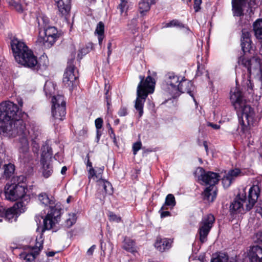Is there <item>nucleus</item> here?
<instances>
[{
  "label": "nucleus",
  "instance_id": "21",
  "mask_svg": "<svg viewBox=\"0 0 262 262\" xmlns=\"http://www.w3.org/2000/svg\"><path fill=\"white\" fill-rule=\"evenodd\" d=\"M248 256L250 262H262V248L258 246H252Z\"/></svg>",
  "mask_w": 262,
  "mask_h": 262
},
{
  "label": "nucleus",
  "instance_id": "40",
  "mask_svg": "<svg viewBox=\"0 0 262 262\" xmlns=\"http://www.w3.org/2000/svg\"><path fill=\"white\" fill-rule=\"evenodd\" d=\"M120 4L118 6L120 13L121 14H122L124 12L126 13L128 8V0H120Z\"/></svg>",
  "mask_w": 262,
  "mask_h": 262
},
{
  "label": "nucleus",
  "instance_id": "30",
  "mask_svg": "<svg viewBox=\"0 0 262 262\" xmlns=\"http://www.w3.org/2000/svg\"><path fill=\"white\" fill-rule=\"evenodd\" d=\"M102 174H101V177L100 179H98L96 178H92L94 180L96 181L98 183V185L99 186V188H100V184H102V188L105 193H111L112 192V185L111 183L103 179L102 178Z\"/></svg>",
  "mask_w": 262,
  "mask_h": 262
},
{
  "label": "nucleus",
  "instance_id": "15",
  "mask_svg": "<svg viewBox=\"0 0 262 262\" xmlns=\"http://www.w3.org/2000/svg\"><path fill=\"white\" fill-rule=\"evenodd\" d=\"M260 193V188L258 185H253L249 190L248 198L245 197L243 202L245 203L246 210L249 211L253 208Z\"/></svg>",
  "mask_w": 262,
  "mask_h": 262
},
{
  "label": "nucleus",
  "instance_id": "18",
  "mask_svg": "<svg viewBox=\"0 0 262 262\" xmlns=\"http://www.w3.org/2000/svg\"><path fill=\"white\" fill-rule=\"evenodd\" d=\"M247 1L250 7L255 5V0H232V11L234 16H241L243 15V7Z\"/></svg>",
  "mask_w": 262,
  "mask_h": 262
},
{
  "label": "nucleus",
  "instance_id": "50",
  "mask_svg": "<svg viewBox=\"0 0 262 262\" xmlns=\"http://www.w3.org/2000/svg\"><path fill=\"white\" fill-rule=\"evenodd\" d=\"M118 114L120 117L125 116L127 114V110L125 107H122L119 110Z\"/></svg>",
  "mask_w": 262,
  "mask_h": 262
},
{
  "label": "nucleus",
  "instance_id": "20",
  "mask_svg": "<svg viewBox=\"0 0 262 262\" xmlns=\"http://www.w3.org/2000/svg\"><path fill=\"white\" fill-rule=\"evenodd\" d=\"M172 243L171 239L158 237L155 243V247L159 251L163 252L171 248Z\"/></svg>",
  "mask_w": 262,
  "mask_h": 262
},
{
  "label": "nucleus",
  "instance_id": "43",
  "mask_svg": "<svg viewBox=\"0 0 262 262\" xmlns=\"http://www.w3.org/2000/svg\"><path fill=\"white\" fill-rule=\"evenodd\" d=\"M14 166L12 164L5 165L4 173L7 177L10 176L14 172Z\"/></svg>",
  "mask_w": 262,
  "mask_h": 262
},
{
  "label": "nucleus",
  "instance_id": "60",
  "mask_svg": "<svg viewBox=\"0 0 262 262\" xmlns=\"http://www.w3.org/2000/svg\"><path fill=\"white\" fill-rule=\"evenodd\" d=\"M67 170V168L66 166H63L61 170V173L62 174H64Z\"/></svg>",
  "mask_w": 262,
  "mask_h": 262
},
{
  "label": "nucleus",
  "instance_id": "13",
  "mask_svg": "<svg viewBox=\"0 0 262 262\" xmlns=\"http://www.w3.org/2000/svg\"><path fill=\"white\" fill-rule=\"evenodd\" d=\"M26 204L23 201L17 202L13 207L4 211L5 219L9 222L16 221L20 213L24 212L26 209Z\"/></svg>",
  "mask_w": 262,
  "mask_h": 262
},
{
  "label": "nucleus",
  "instance_id": "63",
  "mask_svg": "<svg viewBox=\"0 0 262 262\" xmlns=\"http://www.w3.org/2000/svg\"><path fill=\"white\" fill-rule=\"evenodd\" d=\"M7 2L8 3V4H9V5H10L11 6H13L14 3L15 2V1L14 0H7Z\"/></svg>",
  "mask_w": 262,
  "mask_h": 262
},
{
  "label": "nucleus",
  "instance_id": "31",
  "mask_svg": "<svg viewBox=\"0 0 262 262\" xmlns=\"http://www.w3.org/2000/svg\"><path fill=\"white\" fill-rule=\"evenodd\" d=\"M155 3L154 0H141L139 3V10L141 14H144L149 10L150 6Z\"/></svg>",
  "mask_w": 262,
  "mask_h": 262
},
{
  "label": "nucleus",
  "instance_id": "16",
  "mask_svg": "<svg viewBox=\"0 0 262 262\" xmlns=\"http://www.w3.org/2000/svg\"><path fill=\"white\" fill-rule=\"evenodd\" d=\"M78 76L75 72V69L73 65H69L64 73L63 82L64 85L73 87L77 84Z\"/></svg>",
  "mask_w": 262,
  "mask_h": 262
},
{
  "label": "nucleus",
  "instance_id": "57",
  "mask_svg": "<svg viewBox=\"0 0 262 262\" xmlns=\"http://www.w3.org/2000/svg\"><path fill=\"white\" fill-rule=\"evenodd\" d=\"M256 212L260 214L262 216V201L259 204V206L256 209Z\"/></svg>",
  "mask_w": 262,
  "mask_h": 262
},
{
  "label": "nucleus",
  "instance_id": "29",
  "mask_svg": "<svg viewBox=\"0 0 262 262\" xmlns=\"http://www.w3.org/2000/svg\"><path fill=\"white\" fill-rule=\"evenodd\" d=\"M245 200V197L240 198L237 200L234 201L230 205V209L241 212L242 210H246L245 203L243 202V200Z\"/></svg>",
  "mask_w": 262,
  "mask_h": 262
},
{
  "label": "nucleus",
  "instance_id": "28",
  "mask_svg": "<svg viewBox=\"0 0 262 262\" xmlns=\"http://www.w3.org/2000/svg\"><path fill=\"white\" fill-rule=\"evenodd\" d=\"M94 33L97 36L99 45L101 46L104 38V25L102 21L97 25Z\"/></svg>",
  "mask_w": 262,
  "mask_h": 262
},
{
  "label": "nucleus",
  "instance_id": "6",
  "mask_svg": "<svg viewBox=\"0 0 262 262\" xmlns=\"http://www.w3.org/2000/svg\"><path fill=\"white\" fill-rule=\"evenodd\" d=\"M27 188L25 185L17 183L7 184L5 187V193L6 199L15 201L18 199H23L26 204L30 200L29 195L27 194Z\"/></svg>",
  "mask_w": 262,
  "mask_h": 262
},
{
  "label": "nucleus",
  "instance_id": "59",
  "mask_svg": "<svg viewBox=\"0 0 262 262\" xmlns=\"http://www.w3.org/2000/svg\"><path fill=\"white\" fill-rule=\"evenodd\" d=\"M226 262H237V261L236 258L231 257L229 258L228 255H227V261Z\"/></svg>",
  "mask_w": 262,
  "mask_h": 262
},
{
  "label": "nucleus",
  "instance_id": "48",
  "mask_svg": "<svg viewBox=\"0 0 262 262\" xmlns=\"http://www.w3.org/2000/svg\"><path fill=\"white\" fill-rule=\"evenodd\" d=\"M95 126L97 129H100L102 128L103 125V120L101 118H97L95 121Z\"/></svg>",
  "mask_w": 262,
  "mask_h": 262
},
{
  "label": "nucleus",
  "instance_id": "51",
  "mask_svg": "<svg viewBox=\"0 0 262 262\" xmlns=\"http://www.w3.org/2000/svg\"><path fill=\"white\" fill-rule=\"evenodd\" d=\"M202 4V0H194V9L195 12H198L200 10V5Z\"/></svg>",
  "mask_w": 262,
  "mask_h": 262
},
{
  "label": "nucleus",
  "instance_id": "8",
  "mask_svg": "<svg viewBox=\"0 0 262 262\" xmlns=\"http://www.w3.org/2000/svg\"><path fill=\"white\" fill-rule=\"evenodd\" d=\"M43 239L42 235L36 238L35 246L26 248L19 254V258L23 262H35L36 257L39 254L42 248Z\"/></svg>",
  "mask_w": 262,
  "mask_h": 262
},
{
  "label": "nucleus",
  "instance_id": "5",
  "mask_svg": "<svg viewBox=\"0 0 262 262\" xmlns=\"http://www.w3.org/2000/svg\"><path fill=\"white\" fill-rule=\"evenodd\" d=\"M39 201L45 206L50 205V210L43 219V228L45 230H50L57 224L60 219L61 210L56 207L51 205L54 202L50 200L48 195L45 193H41L38 195Z\"/></svg>",
  "mask_w": 262,
  "mask_h": 262
},
{
  "label": "nucleus",
  "instance_id": "14",
  "mask_svg": "<svg viewBox=\"0 0 262 262\" xmlns=\"http://www.w3.org/2000/svg\"><path fill=\"white\" fill-rule=\"evenodd\" d=\"M181 78L174 73H168L166 79V85L165 90L172 97L179 96V86Z\"/></svg>",
  "mask_w": 262,
  "mask_h": 262
},
{
  "label": "nucleus",
  "instance_id": "12",
  "mask_svg": "<svg viewBox=\"0 0 262 262\" xmlns=\"http://www.w3.org/2000/svg\"><path fill=\"white\" fill-rule=\"evenodd\" d=\"M215 222V217L212 214H208L203 216L199 223V234L201 243L207 241V236L213 227Z\"/></svg>",
  "mask_w": 262,
  "mask_h": 262
},
{
  "label": "nucleus",
  "instance_id": "45",
  "mask_svg": "<svg viewBox=\"0 0 262 262\" xmlns=\"http://www.w3.org/2000/svg\"><path fill=\"white\" fill-rule=\"evenodd\" d=\"M90 48L88 47H85L81 49L79 51V53L78 54V58L80 59L82 58V56L90 52Z\"/></svg>",
  "mask_w": 262,
  "mask_h": 262
},
{
  "label": "nucleus",
  "instance_id": "39",
  "mask_svg": "<svg viewBox=\"0 0 262 262\" xmlns=\"http://www.w3.org/2000/svg\"><path fill=\"white\" fill-rule=\"evenodd\" d=\"M251 41H241V47L243 52L246 54L250 51L252 48Z\"/></svg>",
  "mask_w": 262,
  "mask_h": 262
},
{
  "label": "nucleus",
  "instance_id": "25",
  "mask_svg": "<svg viewBox=\"0 0 262 262\" xmlns=\"http://www.w3.org/2000/svg\"><path fill=\"white\" fill-rule=\"evenodd\" d=\"M217 189L215 186L207 187L203 192V199L208 202H212L216 197Z\"/></svg>",
  "mask_w": 262,
  "mask_h": 262
},
{
  "label": "nucleus",
  "instance_id": "27",
  "mask_svg": "<svg viewBox=\"0 0 262 262\" xmlns=\"http://www.w3.org/2000/svg\"><path fill=\"white\" fill-rule=\"evenodd\" d=\"M18 161L25 165L32 163L33 158L30 150L19 152Z\"/></svg>",
  "mask_w": 262,
  "mask_h": 262
},
{
  "label": "nucleus",
  "instance_id": "37",
  "mask_svg": "<svg viewBox=\"0 0 262 262\" xmlns=\"http://www.w3.org/2000/svg\"><path fill=\"white\" fill-rule=\"evenodd\" d=\"M56 85L52 82H46L44 86V91L47 95H52L55 93Z\"/></svg>",
  "mask_w": 262,
  "mask_h": 262
},
{
  "label": "nucleus",
  "instance_id": "33",
  "mask_svg": "<svg viewBox=\"0 0 262 262\" xmlns=\"http://www.w3.org/2000/svg\"><path fill=\"white\" fill-rule=\"evenodd\" d=\"M253 30L256 37L262 39V19H259L254 23Z\"/></svg>",
  "mask_w": 262,
  "mask_h": 262
},
{
  "label": "nucleus",
  "instance_id": "62",
  "mask_svg": "<svg viewBox=\"0 0 262 262\" xmlns=\"http://www.w3.org/2000/svg\"><path fill=\"white\" fill-rule=\"evenodd\" d=\"M17 102H18L19 105L20 106V107H22L23 106V100L21 99H20V98L18 99H17Z\"/></svg>",
  "mask_w": 262,
  "mask_h": 262
},
{
  "label": "nucleus",
  "instance_id": "23",
  "mask_svg": "<svg viewBox=\"0 0 262 262\" xmlns=\"http://www.w3.org/2000/svg\"><path fill=\"white\" fill-rule=\"evenodd\" d=\"M18 136H20L18 142V152L29 150V144L27 137L28 132L26 128L24 130V133L19 134Z\"/></svg>",
  "mask_w": 262,
  "mask_h": 262
},
{
  "label": "nucleus",
  "instance_id": "1",
  "mask_svg": "<svg viewBox=\"0 0 262 262\" xmlns=\"http://www.w3.org/2000/svg\"><path fill=\"white\" fill-rule=\"evenodd\" d=\"M26 126L17 105L7 101L0 104V134L15 137L24 133Z\"/></svg>",
  "mask_w": 262,
  "mask_h": 262
},
{
  "label": "nucleus",
  "instance_id": "56",
  "mask_svg": "<svg viewBox=\"0 0 262 262\" xmlns=\"http://www.w3.org/2000/svg\"><path fill=\"white\" fill-rule=\"evenodd\" d=\"M101 135H102L101 132L100 131L99 129H97L96 141L97 143L99 142Z\"/></svg>",
  "mask_w": 262,
  "mask_h": 262
},
{
  "label": "nucleus",
  "instance_id": "41",
  "mask_svg": "<svg viewBox=\"0 0 262 262\" xmlns=\"http://www.w3.org/2000/svg\"><path fill=\"white\" fill-rule=\"evenodd\" d=\"M178 27L179 28H183V27H184V26L179 20H178L177 19H173V20L170 21L169 23H166L163 27L168 28V27Z\"/></svg>",
  "mask_w": 262,
  "mask_h": 262
},
{
  "label": "nucleus",
  "instance_id": "52",
  "mask_svg": "<svg viewBox=\"0 0 262 262\" xmlns=\"http://www.w3.org/2000/svg\"><path fill=\"white\" fill-rule=\"evenodd\" d=\"M164 210H160V215L162 218L169 216L170 213L168 211H163Z\"/></svg>",
  "mask_w": 262,
  "mask_h": 262
},
{
  "label": "nucleus",
  "instance_id": "9",
  "mask_svg": "<svg viewBox=\"0 0 262 262\" xmlns=\"http://www.w3.org/2000/svg\"><path fill=\"white\" fill-rule=\"evenodd\" d=\"M194 176L199 182L205 185H209V186H214L218 183L220 177L218 173L205 171L202 167L196 168Z\"/></svg>",
  "mask_w": 262,
  "mask_h": 262
},
{
  "label": "nucleus",
  "instance_id": "32",
  "mask_svg": "<svg viewBox=\"0 0 262 262\" xmlns=\"http://www.w3.org/2000/svg\"><path fill=\"white\" fill-rule=\"evenodd\" d=\"M176 205V200L174 196L172 194H168L165 199L164 204L162 206L161 210H167V206L172 208Z\"/></svg>",
  "mask_w": 262,
  "mask_h": 262
},
{
  "label": "nucleus",
  "instance_id": "3",
  "mask_svg": "<svg viewBox=\"0 0 262 262\" xmlns=\"http://www.w3.org/2000/svg\"><path fill=\"white\" fill-rule=\"evenodd\" d=\"M11 46L16 61L24 67L37 70L39 63L32 51L17 38L11 40Z\"/></svg>",
  "mask_w": 262,
  "mask_h": 262
},
{
  "label": "nucleus",
  "instance_id": "4",
  "mask_svg": "<svg viewBox=\"0 0 262 262\" xmlns=\"http://www.w3.org/2000/svg\"><path fill=\"white\" fill-rule=\"evenodd\" d=\"M140 82L137 90V98L135 107L139 112V117L143 114V106L148 94L152 93L155 90V81L150 76H148L144 80V77L140 76Z\"/></svg>",
  "mask_w": 262,
  "mask_h": 262
},
{
  "label": "nucleus",
  "instance_id": "2",
  "mask_svg": "<svg viewBox=\"0 0 262 262\" xmlns=\"http://www.w3.org/2000/svg\"><path fill=\"white\" fill-rule=\"evenodd\" d=\"M230 100L237 114H241V124L244 126L253 125L255 121V112L250 105L246 104L239 90L236 88L231 90Z\"/></svg>",
  "mask_w": 262,
  "mask_h": 262
},
{
  "label": "nucleus",
  "instance_id": "19",
  "mask_svg": "<svg viewBox=\"0 0 262 262\" xmlns=\"http://www.w3.org/2000/svg\"><path fill=\"white\" fill-rule=\"evenodd\" d=\"M179 95L180 93H187L191 96L194 100L193 96V91L194 90V86L191 81L184 79L183 78H181V81L179 83Z\"/></svg>",
  "mask_w": 262,
  "mask_h": 262
},
{
  "label": "nucleus",
  "instance_id": "34",
  "mask_svg": "<svg viewBox=\"0 0 262 262\" xmlns=\"http://www.w3.org/2000/svg\"><path fill=\"white\" fill-rule=\"evenodd\" d=\"M123 248L133 253L137 251L134 242L129 238H126L124 239Z\"/></svg>",
  "mask_w": 262,
  "mask_h": 262
},
{
  "label": "nucleus",
  "instance_id": "47",
  "mask_svg": "<svg viewBox=\"0 0 262 262\" xmlns=\"http://www.w3.org/2000/svg\"><path fill=\"white\" fill-rule=\"evenodd\" d=\"M142 144L140 141L135 143L133 145V150L134 155L137 154L138 151H139L141 148Z\"/></svg>",
  "mask_w": 262,
  "mask_h": 262
},
{
  "label": "nucleus",
  "instance_id": "35",
  "mask_svg": "<svg viewBox=\"0 0 262 262\" xmlns=\"http://www.w3.org/2000/svg\"><path fill=\"white\" fill-rule=\"evenodd\" d=\"M52 106L63 105L66 107V101L64 100L63 96L61 95L53 96L52 99Z\"/></svg>",
  "mask_w": 262,
  "mask_h": 262
},
{
  "label": "nucleus",
  "instance_id": "17",
  "mask_svg": "<svg viewBox=\"0 0 262 262\" xmlns=\"http://www.w3.org/2000/svg\"><path fill=\"white\" fill-rule=\"evenodd\" d=\"M241 171L238 168L231 169L225 173L222 179V183L224 188H228L235 179L240 176Z\"/></svg>",
  "mask_w": 262,
  "mask_h": 262
},
{
  "label": "nucleus",
  "instance_id": "44",
  "mask_svg": "<svg viewBox=\"0 0 262 262\" xmlns=\"http://www.w3.org/2000/svg\"><path fill=\"white\" fill-rule=\"evenodd\" d=\"M250 33L246 29L242 30L241 41H251Z\"/></svg>",
  "mask_w": 262,
  "mask_h": 262
},
{
  "label": "nucleus",
  "instance_id": "42",
  "mask_svg": "<svg viewBox=\"0 0 262 262\" xmlns=\"http://www.w3.org/2000/svg\"><path fill=\"white\" fill-rule=\"evenodd\" d=\"M227 261V254L225 253H220L216 257L211 259V262H226Z\"/></svg>",
  "mask_w": 262,
  "mask_h": 262
},
{
  "label": "nucleus",
  "instance_id": "36",
  "mask_svg": "<svg viewBox=\"0 0 262 262\" xmlns=\"http://www.w3.org/2000/svg\"><path fill=\"white\" fill-rule=\"evenodd\" d=\"M77 217L76 214L74 213H70L67 215L64 219V225L67 228L71 227L76 222Z\"/></svg>",
  "mask_w": 262,
  "mask_h": 262
},
{
  "label": "nucleus",
  "instance_id": "61",
  "mask_svg": "<svg viewBox=\"0 0 262 262\" xmlns=\"http://www.w3.org/2000/svg\"><path fill=\"white\" fill-rule=\"evenodd\" d=\"M256 236H258V240L260 242H262V233H258L256 234Z\"/></svg>",
  "mask_w": 262,
  "mask_h": 262
},
{
  "label": "nucleus",
  "instance_id": "49",
  "mask_svg": "<svg viewBox=\"0 0 262 262\" xmlns=\"http://www.w3.org/2000/svg\"><path fill=\"white\" fill-rule=\"evenodd\" d=\"M110 89V85H107L106 84H105L104 90L105 92V100H111V95L109 94V90Z\"/></svg>",
  "mask_w": 262,
  "mask_h": 262
},
{
  "label": "nucleus",
  "instance_id": "64",
  "mask_svg": "<svg viewBox=\"0 0 262 262\" xmlns=\"http://www.w3.org/2000/svg\"><path fill=\"white\" fill-rule=\"evenodd\" d=\"M47 256H48L52 257V256H53L55 255V252H53V251L49 252L47 254Z\"/></svg>",
  "mask_w": 262,
  "mask_h": 262
},
{
  "label": "nucleus",
  "instance_id": "38",
  "mask_svg": "<svg viewBox=\"0 0 262 262\" xmlns=\"http://www.w3.org/2000/svg\"><path fill=\"white\" fill-rule=\"evenodd\" d=\"M37 19L39 26L43 27V29L48 27L47 25L49 22V19L47 16L41 15L37 17Z\"/></svg>",
  "mask_w": 262,
  "mask_h": 262
},
{
  "label": "nucleus",
  "instance_id": "7",
  "mask_svg": "<svg viewBox=\"0 0 262 262\" xmlns=\"http://www.w3.org/2000/svg\"><path fill=\"white\" fill-rule=\"evenodd\" d=\"M238 62L247 69L250 76L253 75L259 80H261L262 68L259 59L254 57L248 59L245 56H241Z\"/></svg>",
  "mask_w": 262,
  "mask_h": 262
},
{
  "label": "nucleus",
  "instance_id": "58",
  "mask_svg": "<svg viewBox=\"0 0 262 262\" xmlns=\"http://www.w3.org/2000/svg\"><path fill=\"white\" fill-rule=\"evenodd\" d=\"M108 125L110 126V129H109L108 133H109L111 138H113V137L115 136V134L113 131L112 128L111 127V126L109 124H108Z\"/></svg>",
  "mask_w": 262,
  "mask_h": 262
},
{
  "label": "nucleus",
  "instance_id": "26",
  "mask_svg": "<svg viewBox=\"0 0 262 262\" xmlns=\"http://www.w3.org/2000/svg\"><path fill=\"white\" fill-rule=\"evenodd\" d=\"M88 157V162H87V166L90 167V169L88 170L89 175L88 178L89 179L92 178H99L100 179L101 177V174H102L104 167L102 168H98L96 171L93 168L92 163L90 162L89 160V156H87Z\"/></svg>",
  "mask_w": 262,
  "mask_h": 262
},
{
  "label": "nucleus",
  "instance_id": "10",
  "mask_svg": "<svg viewBox=\"0 0 262 262\" xmlns=\"http://www.w3.org/2000/svg\"><path fill=\"white\" fill-rule=\"evenodd\" d=\"M38 42L42 44L45 48H50L59 37L57 29L54 27L48 26L43 29L42 34L40 33Z\"/></svg>",
  "mask_w": 262,
  "mask_h": 262
},
{
  "label": "nucleus",
  "instance_id": "53",
  "mask_svg": "<svg viewBox=\"0 0 262 262\" xmlns=\"http://www.w3.org/2000/svg\"><path fill=\"white\" fill-rule=\"evenodd\" d=\"M96 248L95 245L92 246L87 251L86 254L88 255L91 256L93 255V252Z\"/></svg>",
  "mask_w": 262,
  "mask_h": 262
},
{
  "label": "nucleus",
  "instance_id": "22",
  "mask_svg": "<svg viewBox=\"0 0 262 262\" xmlns=\"http://www.w3.org/2000/svg\"><path fill=\"white\" fill-rule=\"evenodd\" d=\"M60 14L67 15L70 10L71 0H55Z\"/></svg>",
  "mask_w": 262,
  "mask_h": 262
},
{
  "label": "nucleus",
  "instance_id": "46",
  "mask_svg": "<svg viewBox=\"0 0 262 262\" xmlns=\"http://www.w3.org/2000/svg\"><path fill=\"white\" fill-rule=\"evenodd\" d=\"M108 215L109 220L111 221L116 222L118 223L121 221V218L112 212H109Z\"/></svg>",
  "mask_w": 262,
  "mask_h": 262
},
{
  "label": "nucleus",
  "instance_id": "54",
  "mask_svg": "<svg viewBox=\"0 0 262 262\" xmlns=\"http://www.w3.org/2000/svg\"><path fill=\"white\" fill-rule=\"evenodd\" d=\"M13 7L18 11H22L21 5L19 3L15 2L13 5Z\"/></svg>",
  "mask_w": 262,
  "mask_h": 262
},
{
  "label": "nucleus",
  "instance_id": "24",
  "mask_svg": "<svg viewBox=\"0 0 262 262\" xmlns=\"http://www.w3.org/2000/svg\"><path fill=\"white\" fill-rule=\"evenodd\" d=\"M66 114V107L63 105L52 106V115L55 120H63L65 118Z\"/></svg>",
  "mask_w": 262,
  "mask_h": 262
},
{
  "label": "nucleus",
  "instance_id": "11",
  "mask_svg": "<svg viewBox=\"0 0 262 262\" xmlns=\"http://www.w3.org/2000/svg\"><path fill=\"white\" fill-rule=\"evenodd\" d=\"M41 150L40 162L42 165V172L43 177L48 178L53 172V167L50 163L53 153L52 148L47 145H43Z\"/></svg>",
  "mask_w": 262,
  "mask_h": 262
},
{
  "label": "nucleus",
  "instance_id": "55",
  "mask_svg": "<svg viewBox=\"0 0 262 262\" xmlns=\"http://www.w3.org/2000/svg\"><path fill=\"white\" fill-rule=\"evenodd\" d=\"M207 125L211 127L212 128H213L214 129H219L220 128V125L216 124H213V123H211V122H208L207 123Z\"/></svg>",
  "mask_w": 262,
  "mask_h": 262
}]
</instances>
